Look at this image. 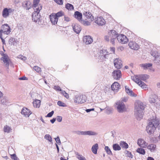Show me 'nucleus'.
Wrapping results in <instances>:
<instances>
[{"instance_id":"obj_15","label":"nucleus","mask_w":160,"mask_h":160,"mask_svg":"<svg viewBox=\"0 0 160 160\" xmlns=\"http://www.w3.org/2000/svg\"><path fill=\"white\" fill-rule=\"evenodd\" d=\"M121 72L119 70H114L112 73V75L115 79H119L121 78Z\"/></svg>"},{"instance_id":"obj_29","label":"nucleus","mask_w":160,"mask_h":160,"mask_svg":"<svg viewBox=\"0 0 160 160\" xmlns=\"http://www.w3.org/2000/svg\"><path fill=\"white\" fill-rule=\"evenodd\" d=\"M2 15L4 18H7L9 15V13L8 8H4L2 12Z\"/></svg>"},{"instance_id":"obj_16","label":"nucleus","mask_w":160,"mask_h":160,"mask_svg":"<svg viewBox=\"0 0 160 160\" xmlns=\"http://www.w3.org/2000/svg\"><path fill=\"white\" fill-rule=\"evenodd\" d=\"M2 55L3 57L1 58V60L3 61L4 63L5 64L6 66L8 67V68L9 65L8 57L7 54L4 53H3Z\"/></svg>"},{"instance_id":"obj_58","label":"nucleus","mask_w":160,"mask_h":160,"mask_svg":"<svg viewBox=\"0 0 160 160\" xmlns=\"http://www.w3.org/2000/svg\"><path fill=\"white\" fill-rule=\"evenodd\" d=\"M19 79L20 80H28V78H26L25 76H23L22 77L19 78Z\"/></svg>"},{"instance_id":"obj_1","label":"nucleus","mask_w":160,"mask_h":160,"mask_svg":"<svg viewBox=\"0 0 160 160\" xmlns=\"http://www.w3.org/2000/svg\"><path fill=\"white\" fill-rule=\"evenodd\" d=\"M144 108L145 106L141 102L138 101L135 103L134 115L138 120H140L142 118L143 115V111Z\"/></svg>"},{"instance_id":"obj_48","label":"nucleus","mask_w":160,"mask_h":160,"mask_svg":"<svg viewBox=\"0 0 160 160\" xmlns=\"http://www.w3.org/2000/svg\"><path fill=\"white\" fill-rule=\"evenodd\" d=\"M62 93L67 98H69L68 94L65 91H62Z\"/></svg>"},{"instance_id":"obj_4","label":"nucleus","mask_w":160,"mask_h":160,"mask_svg":"<svg viewBox=\"0 0 160 160\" xmlns=\"http://www.w3.org/2000/svg\"><path fill=\"white\" fill-rule=\"evenodd\" d=\"M118 32L115 30H110L108 33L107 35L104 37L105 40L108 42L110 39V42L112 45H114L115 41L117 40Z\"/></svg>"},{"instance_id":"obj_9","label":"nucleus","mask_w":160,"mask_h":160,"mask_svg":"<svg viewBox=\"0 0 160 160\" xmlns=\"http://www.w3.org/2000/svg\"><path fill=\"white\" fill-rule=\"evenodd\" d=\"M79 135L94 136L98 134V133L92 131H78L76 132Z\"/></svg>"},{"instance_id":"obj_34","label":"nucleus","mask_w":160,"mask_h":160,"mask_svg":"<svg viewBox=\"0 0 160 160\" xmlns=\"http://www.w3.org/2000/svg\"><path fill=\"white\" fill-rule=\"evenodd\" d=\"M120 145L121 147L126 149L128 147V144L124 141H121L120 143Z\"/></svg>"},{"instance_id":"obj_36","label":"nucleus","mask_w":160,"mask_h":160,"mask_svg":"<svg viewBox=\"0 0 160 160\" xmlns=\"http://www.w3.org/2000/svg\"><path fill=\"white\" fill-rule=\"evenodd\" d=\"M12 130L10 127L7 125L5 126L3 128V130L6 132H10Z\"/></svg>"},{"instance_id":"obj_28","label":"nucleus","mask_w":160,"mask_h":160,"mask_svg":"<svg viewBox=\"0 0 160 160\" xmlns=\"http://www.w3.org/2000/svg\"><path fill=\"white\" fill-rule=\"evenodd\" d=\"M98 148V143H96L92 146L91 150L92 152L94 154L97 153V150Z\"/></svg>"},{"instance_id":"obj_14","label":"nucleus","mask_w":160,"mask_h":160,"mask_svg":"<svg viewBox=\"0 0 160 160\" xmlns=\"http://www.w3.org/2000/svg\"><path fill=\"white\" fill-rule=\"evenodd\" d=\"M128 45L130 48L134 50H138L139 47V45L134 41L130 42Z\"/></svg>"},{"instance_id":"obj_26","label":"nucleus","mask_w":160,"mask_h":160,"mask_svg":"<svg viewBox=\"0 0 160 160\" xmlns=\"http://www.w3.org/2000/svg\"><path fill=\"white\" fill-rule=\"evenodd\" d=\"M22 5L23 7H26L27 8V10L30 9L32 6V3L29 1H26L22 3Z\"/></svg>"},{"instance_id":"obj_60","label":"nucleus","mask_w":160,"mask_h":160,"mask_svg":"<svg viewBox=\"0 0 160 160\" xmlns=\"http://www.w3.org/2000/svg\"><path fill=\"white\" fill-rule=\"evenodd\" d=\"M8 11L9 14L13 12L14 11V9L11 8H8Z\"/></svg>"},{"instance_id":"obj_23","label":"nucleus","mask_w":160,"mask_h":160,"mask_svg":"<svg viewBox=\"0 0 160 160\" xmlns=\"http://www.w3.org/2000/svg\"><path fill=\"white\" fill-rule=\"evenodd\" d=\"M74 17L79 22H80L82 20V14L81 13L78 11H76L74 14Z\"/></svg>"},{"instance_id":"obj_42","label":"nucleus","mask_w":160,"mask_h":160,"mask_svg":"<svg viewBox=\"0 0 160 160\" xmlns=\"http://www.w3.org/2000/svg\"><path fill=\"white\" fill-rule=\"evenodd\" d=\"M44 138L47 140H48L49 142L52 141V138L51 136L49 134H46L44 136Z\"/></svg>"},{"instance_id":"obj_30","label":"nucleus","mask_w":160,"mask_h":160,"mask_svg":"<svg viewBox=\"0 0 160 160\" xmlns=\"http://www.w3.org/2000/svg\"><path fill=\"white\" fill-rule=\"evenodd\" d=\"M40 2V0H33L32 6L34 7V9L35 10V9H37L39 7V5H41V4H39L38 3Z\"/></svg>"},{"instance_id":"obj_3","label":"nucleus","mask_w":160,"mask_h":160,"mask_svg":"<svg viewBox=\"0 0 160 160\" xmlns=\"http://www.w3.org/2000/svg\"><path fill=\"white\" fill-rule=\"evenodd\" d=\"M158 122V120L156 119H153L149 122L146 128V130L149 135H151L154 133Z\"/></svg>"},{"instance_id":"obj_62","label":"nucleus","mask_w":160,"mask_h":160,"mask_svg":"<svg viewBox=\"0 0 160 160\" xmlns=\"http://www.w3.org/2000/svg\"><path fill=\"white\" fill-rule=\"evenodd\" d=\"M94 110V108H92L91 109H87L85 110V111L87 112H89L91 111H93Z\"/></svg>"},{"instance_id":"obj_20","label":"nucleus","mask_w":160,"mask_h":160,"mask_svg":"<svg viewBox=\"0 0 160 160\" xmlns=\"http://www.w3.org/2000/svg\"><path fill=\"white\" fill-rule=\"evenodd\" d=\"M149 100L151 103L155 105L158 100V97L156 95L152 94L150 96Z\"/></svg>"},{"instance_id":"obj_13","label":"nucleus","mask_w":160,"mask_h":160,"mask_svg":"<svg viewBox=\"0 0 160 160\" xmlns=\"http://www.w3.org/2000/svg\"><path fill=\"white\" fill-rule=\"evenodd\" d=\"M138 145L142 148H145L148 145V143L142 139L140 138L137 141Z\"/></svg>"},{"instance_id":"obj_24","label":"nucleus","mask_w":160,"mask_h":160,"mask_svg":"<svg viewBox=\"0 0 160 160\" xmlns=\"http://www.w3.org/2000/svg\"><path fill=\"white\" fill-rule=\"evenodd\" d=\"M148 149L152 152H155L156 151V145L153 143L150 144L147 146Z\"/></svg>"},{"instance_id":"obj_7","label":"nucleus","mask_w":160,"mask_h":160,"mask_svg":"<svg viewBox=\"0 0 160 160\" xmlns=\"http://www.w3.org/2000/svg\"><path fill=\"white\" fill-rule=\"evenodd\" d=\"M87 98L85 95H77L74 99V102L78 104H82L86 101Z\"/></svg>"},{"instance_id":"obj_45","label":"nucleus","mask_w":160,"mask_h":160,"mask_svg":"<svg viewBox=\"0 0 160 160\" xmlns=\"http://www.w3.org/2000/svg\"><path fill=\"white\" fill-rule=\"evenodd\" d=\"M58 105L60 106L65 107L66 106V104L61 101H58L57 102Z\"/></svg>"},{"instance_id":"obj_54","label":"nucleus","mask_w":160,"mask_h":160,"mask_svg":"<svg viewBox=\"0 0 160 160\" xmlns=\"http://www.w3.org/2000/svg\"><path fill=\"white\" fill-rule=\"evenodd\" d=\"M7 99L5 98H4L1 100V103L2 104L5 105Z\"/></svg>"},{"instance_id":"obj_2","label":"nucleus","mask_w":160,"mask_h":160,"mask_svg":"<svg viewBox=\"0 0 160 160\" xmlns=\"http://www.w3.org/2000/svg\"><path fill=\"white\" fill-rule=\"evenodd\" d=\"M149 76L146 74H142L137 75L135 76H132V79L140 86L142 88H147V86L145 83L142 82L141 80L145 81L148 79Z\"/></svg>"},{"instance_id":"obj_5","label":"nucleus","mask_w":160,"mask_h":160,"mask_svg":"<svg viewBox=\"0 0 160 160\" xmlns=\"http://www.w3.org/2000/svg\"><path fill=\"white\" fill-rule=\"evenodd\" d=\"M64 16V13L62 11H60L56 13H52L49 16V18L51 23L54 25L57 23L58 18Z\"/></svg>"},{"instance_id":"obj_49","label":"nucleus","mask_w":160,"mask_h":160,"mask_svg":"<svg viewBox=\"0 0 160 160\" xmlns=\"http://www.w3.org/2000/svg\"><path fill=\"white\" fill-rule=\"evenodd\" d=\"M11 158L12 159L14 160H19V159L17 157L15 154H13L11 155Z\"/></svg>"},{"instance_id":"obj_31","label":"nucleus","mask_w":160,"mask_h":160,"mask_svg":"<svg viewBox=\"0 0 160 160\" xmlns=\"http://www.w3.org/2000/svg\"><path fill=\"white\" fill-rule=\"evenodd\" d=\"M152 64L150 63H143L140 64V66L143 68L144 69H147L148 68L151 67Z\"/></svg>"},{"instance_id":"obj_35","label":"nucleus","mask_w":160,"mask_h":160,"mask_svg":"<svg viewBox=\"0 0 160 160\" xmlns=\"http://www.w3.org/2000/svg\"><path fill=\"white\" fill-rule=\"evenodd\" d=\"M112 148L115 151L120 150L121 149V147L118 144H114L112 145Z\"/></svg>"},{"instance_id":"obj_56","label":"nucleus","mask_w":160,"mask_h":160,"mask_svg":"<svg viewBox=\"0 0 160 160\" xmlns=\"http://www.w3.org/2000/svg\"><path fill=\"white\" fill-rule=\"evenodd\" d=\"M55 139L57 143L59 145L61 144V142L58 136L56 138H55Z\"/></svg>"},{"instance_id":"obj_51","label":"nucleus","mask_w":160,"mask_h":160,"mask_svg":"<svg viewBox=\"0 0 160 160\" xmlns=\"http://www.w3.org/2000/svg\"><path fill=\"white\" fill-rule=\"evenodd\" d=\"M54 112L53 111H52L51 112L48 113L47 115L46 116V117H51L54 113Z\"/></svg>"},{"instance_id":"obj_6","label":"nucleus","mask_w":160,"mask_h":160,"mask_svg":"<svg viewBox=\"0 0 160 160\" xmlns=\"http://www.w3.org/2000/svg\"><path fill=\"white\" fill-rule=\"evenodd\" d=\"M42 6L39 5V7L37 9H35V11L32 14V19L35 22H38L40 21L41 16L39 14L40 10L42 9Z\"/></svg>"},{"instance_id":"obj_59","label":"nucleus","mask_w":160,"mask_h":160,"mask_svg":"<svg viewBox=\"0 0 160 160\" xmlns=\"http://www.w3.org/2000/svg\"><path fill=\"white\" fill-rule=\"evenodd\" d=\"M124 49V48L123 47L120 46L118 48V51H122Z\"/></svg>"},{"instance_id":"obj_47","label":"nucleus","mask_w":160,"mask_h":160,"mask_svg":"<svg viewBox=\"0 0 160 160\" xmlns=\"http://www.w3.org/2000/svg\"><path fill=\"white\" fill-rule=\"evenodd\" d=\"M33 69L38 72H41V69L38 66H35L33 67Z\"/></svg>"},{"instance_id":"obj_46","label":"nucleus","mask_w":160,"mask_h":160,"mask_svg":"<svg viewBox=\"0 0 160 160\" xmlns=\"http://www.w3.org/2000/svg\"><path fill=\"white\" fill-rule=\"evenodd\" d=\"M126 155L127 157L132 158H133V155L132 154L131 152L128 151H126Z\"/></svg>"},{"instance_id":"obj_41","label":"nucleus","mask_w":160,"mask_h":160,"mask_svg":"<svg viewBox=\"0 0 160 160\" xmlns=\"http://www.w3.org/2000/svg\"><path fill=\"white\" fill-rule=\"evenodd\" d=\"M80 22L85 26H88L90 25V22L88 21H85L82 20Z\"/></svg>"},{"instance_id":"obj_57","label":"nucleus","mask_w":160,"mask_h":160,"mask_svg":"<svg viewBox=\"0 0 160 160\" xmlns=\"http://www.w3.org/2000/svg\"><path fill=\"white\" fill-rule=\"evenodd\" d=\"M64 21H66V22H69L71 20L68 17L66 16H64Z\"/></svg>"},{"instance_id":"obj_27","label":"nucleus","mask_w":160,"mask_h":160,"mask_svg":"<svg viewBox=\"0 0 160 160\" xmlns=\"http://www.w3.org/2000/svg\"><path fill=\"white\" fill-rule=\"evenodd\" d=\"M125 90L127 93L129 95L132 97H135L136 95H135L132 91V90H130L128 87L127 86L125 87Z\"/></svg>"},{"instance_id":"obj_22","label":"nucleus","mask_w":160,"mask_h":160,"mask_svg":"<svg viewBox=\"0 0 160 160\" xmlns=\"http://www.w3.org/2000/svg\"><path fill=\"white\" fill-rule=\"evenodd\" d=\"M83 14L85 16L86 18L90 19L91 21L94 20L93 17L92 16L91 13L89 12L84 11L83 13Z\"/></svg>"},{"instance_id":"obj_53","label":"nucleus","mask_w":160,"mask_h":160,"mask_svg":"<svg viewBox=\"0 0 160 160\" xmlns=\"http://www.w3.org/2000/svg\"><path fill=\"white\" fill-rule=\"evenodd\" d=\"M53 88L57 91H62L61 89L58 86H54Z\"/></svg>"},{"instance_id":"obj_43","label":"nucleus","mask_w":160,"mask_h":160,"mask_svg":"<svg viewBox=\"0 0 160 160\" xmlns=\"http://www.w3.org/2000/svg\"><path fill=\"white\" fill-rule=\"evenodd\" d=\"M9 44H11V45H14L16 43L15 38H10L9 40Z\"/></svg>"},{"instance_id":"obj_17","label":"nucleus","mask_w":160,"mask_h":160,"mask_svg":"<svg viewBox=\"0 0 160 160\" xmlns=\"http://www.w3.org/2000/svg\"><path fill=\"white\" fill-rule=\"evenodd\" d=\"M95 22L99 26H103L105 23L104 19L102 17L98 18L95 20Z\"/></svg>"},{"instance_id":"obj_12","label":"nucleus","mask_w":160,"mask_h":160,"mask_svg":"<svg viewBox=\"0 0 160 160\" xmlns=\"http://www.w3.org/2000/svg\"><path fill=\"white\" fill-rule=\"evenodd\" d=\"M114 65L118 69L121 68L122 66V62L119 58H116L114 60Z\"/></svg>"},{"instance_id":"obj_32","label":"nucleus","mask_w":160,"mask_h":160,"mask_svg":"<svg viewBox=\"0 0 160 160\" xmlns=\"http://www.w3.org/2000/svg\"><path fill=\"white\" fill-rule=\"evenodd\" d=\"M40 101L38 100H36L33 102V106L35 108H39L40 106Z\"/></svg>"},{"instance_id":"obj_38","label":"nucleus","mask_w":160,"mask_h":160,"mask_svg":"<svg viewBox=\"0 0 160 160\" xmlns=\"http://www.w3.org/2000/svg\"><path fill=\"white\" fill-rule=\"evenodd\" d=\"M104 149L108 154L109 155H112V152L108 147L105 146L104 148Z\"/></svg>"},{"instance_id":"obj_55","label":"nucleus","mask_w":160,"mask_h":160,"mask_svg":"<svg viewBox=\"0 0 160 160\" xmlns=\"http://www.w3.org/2000/svg\"><path fill=\"white\" fill-rule=\"evenodd\" d=\"M56 118L58 122H60L62 121V117L61 116H58Z\"/></svg>"},{"instance_id":"obj_21","label":"nucleus","mask_w":160,"mask_h":160,"mask_svg":"<svg viewBox=\"0 0 160 160\" xmlns=\"http://www.w3.org/2000/svg\"><path fill=\"white\" fill-rule=\"evenodd\" d=\"M83 41L86 44H91L93 41L92 38L89 35L85 36L83 39Z\"/></svg>"},{"instance_id":"obj_63","label":"nucleus","mask_w":160,"mask_h":160,"mask_svg":"<svg viewBox=\"0 0 160 160\" xmlns=\"http://www.w3.org/2000/svg\"><path fill=\"white\" fill-rule=\"evenodd\" d=\"M156 127H157L159 130H160V122L158 120V123L156 126Z\"/></svg>"},{"instance_id":"obj_10","label":"nucleus","mask_w":160,"mask_h":160,"mask_svg":"<svg viewBox=\"0 0 160 160\" xmlns=\"http://www.w3.org/2000/svg\"><path fill=\"white\" fill-rule=\"evenodd\" d=\"M2 29L0 30L1 33L2 34V32L4 34H9L11 32L10 27L8 25V24H5L2 25Z\"/></svg>"},{"instance_id":"obj_50","label":"nucleus","mask_w":160,"mask_h":160,"mask_svg":"<svg viewBox=\"0 0 160 160\" xmlns=\"http://www.w3.org/2000/svg\"><path fill=\"white\" fill-rule=\"evenodd\" d=\"M18 58L21 59L22 60L25 61L26 60V57H24L22 55H19L18 57Z\"/></svg>"},{"instance_id":"obj_19","label":"nucleus","mask_w":160,"mask_h":160,"mask_svg":"<svg viewBox=\"0 0 160 160\" xmlns=\"http://www.w3.org/2000/svg\"><path fill=\"white\" fill-rule=\"evenodd\" d=\"M72 27L74 32L77 34L79 33L81 30V26L78 24H72Z\"/></svg>"},{"instance_id":"obj_64","label":"nucleus","mask_w":160,"mask_h":160,"mask_svg":"<svg viewBox=\"0 0 160 160\" xmlns=\"http://www.w3.org/2000/svg\"><path fill=\"white\" fill-rule=\"evenodd\" d=\"M56 118H53L52 119H51L50 121V122L52 123H53L55 122L56 121Z\"/></svg>"},{"instance_id":"obj_39","label":"nucleus","mask_w":160,"mask_h":160,"mask_svg":"<svg viewBox=\"0 0 160 160\" xmlns=\"http://www.w3.org/2000/svg\"><path fill=\"white\" fill-rule=\"evenodd\" d=\"M76 157L79 160H87L85 158L81 155L79 154L78 153H76Z\"/></svg>"},{"instance_id":"obj_33","label":"nucleus","mask_w":160,"mask_h":160,"mask_svg":"<svg viewBox=\"0 0 160 160\" xmlns=\"http://www.w3.org/2000/svg\"><path fill=\"white\" fill-rule=\"evenodd\" d=\"M136 151L140 154L143 155H144L146 153V152L145 150L142 148H138L137 149Z\"/></svg>"},{"instance_id":"obj_44","label":"nucleus","mask_w":160,"mask_h":160,"mask_svg":"<svg viewBox=\"0 0 160 160\" xmlns=\"http://www.w3.org/2000/svg\"><path fill=\"white\" fill-rule=\"evenodd\" d=\"M154 61H155V62L157 65H160V56L157 57L156 59H154Z\"/></svg>"},{"instance_id":"obj_37","label":"nucleus","mask_w":160,"mask_h":160,"mask_svg":"<svg viewBox=\"0 0 160 160\" xmlns=\"http://www.w3.org/2000/svg\"><path fill=\"white\" fill-rule=\"evenodd\" d=\"M66 8L69 10H73V6L70 3H67L65 5Z\"/></svg>"},{"instance_id":"obj_25","label":"nucleus","mask_w":160,"mask_h":160,"mask_svg":"<svg viewBox=\"0 0 160 160\" xmlns=\"http://www.w3.org/2000/svg\"><path fill=\"white\" fill-rule=\"evenodd\" d=\"M120 87V85L119 83L117 82H115L111 86L112 89L113 91H118Z\"/></svg>"},{"instance_id":"obj_11","label":"nucleus","mask_w":160,"mask_h":160,"mask_svg":"<svg viewBox=\"0 0 160 160\" xmlns=\"http://www.w3.org/2000/svg\"><path fill=\"white\" fill-rule=\"evenodd\" d=\"M117 40L122 43H125L128 41V39L126 36L123 34L119 35L118 33Z\"/></svg>"},{"instance_id":"obj_61","label":"nucleus","mask_w":160,"mask_h":160,"mask_svg":"<svg viewBox=\"0 0 160 160\" xmlns=\"http://www.w3.org/2000/svg\"><path fill=\"white\" fill-rule=\"evenodd\" d=\"M110 50L111 52H112L113 53H115V48L114 47H112L110 48Z\"/></svg>"},{"instance_id":"obj_40","label":"nucleus","mask_w":160,"mask_h":160,"mask_svg":"<svg viewBox=\"0 0 160 160\" xmlns=\"http://www.w3.org/2000/svg\"><path fill=\"white\" fill-rule=\"evenodd\" d=\"M151 55L155 58V59L159 56L158 55V53L157 51H152L151 53Z\"/></svg>"},{"instance_id":"obj_52","label":"nucleus","mask_w":160,"mask_h":160,"mask_svg":"<svg viewBox=\"0 0 160 160\" xmlns=\"http://www.w3.org/2000/svg\"><path fill=\"white\" fill-rule=\"evenodd\" d=\"M55 2L57 4L59 5H62L63 3V1L62 0H54Z\"/></svg>"},{"instance_id":"obj_8","label":"nucleus","mask_w":160,"mask_h":160,"mask_svg":"<svg viewBox=\"0 0 160 160\" xmlns=\"http://www.w3.org/2000/svg\"><path fill=\"white\" fill-rule=\"evenodd\" d=\"M116 107L118 112H122L126 110L125 104L123 101H119L116 103Z\"/></svg>"},{"instance_id":"obj_18","label":"nucleus","mask_w":160,"mask_h":160,"mask_svg":"<svg viewBox=\"0 0 160 160\" xmlns=\"http://www.w3.org/2000/svg\"><path fill=\"white\" fill-rule=\"evenodd\" d=\"M21 113L26 117H28L32 113V112L29 109L26 108H23L21 111Z\"/></svg>"}]
</instances>
